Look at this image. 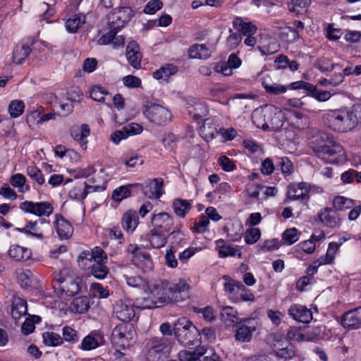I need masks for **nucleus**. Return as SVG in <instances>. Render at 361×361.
I'll return each instance as SVG.
<instances>
[{
  "instance_id": "obj_64",
  "label": "nucleus",
  "mask_w": 361,
  "mask_h": 361,
  "mask_svg": "<svg viewBox=\"0 0 361 361\" xmlns=\"http://www.w3.org/2000/svg\"><path fill=\"white\" fill-rule=\"evenodd\" d=\"M123 82L125 86L130 88L139 87L141 85V80L132 75L125 76L123 78Z\"/></svg>"
},
{
  "instance_id": "obj_7",
  "label": "nucleus",
  "mask_w": 361,
  "mask_h": 361,
  "mask_svg": "<svg viewBox=\"0 0 361 361\" xmlns=\"http://www.w3.org/2000/svg\"><path fill=\"white\" fill-rule=\"evenodd\" d=\"M144 108L143 114L145 117L157 125L165 124L171 119V112L159 104L147 101Z\"/></svg>"
},
{
  "instance_id": "obj_4",
  "label": "nucleus",
  "mask_w": 361,
  "mask_h": 361,
  "mask_svg": "<svg viewBox=\"0 0 361 361\" xmlns=\"http://www.w3.org/2000/svg\"><path fill=\"white\" fill-rule=\"evenodd\" d=\"M172 348L171 338L164 336L150 337L145 341V361H161L169 357Z\"/></svg>"
},
{
  "instance_id": "obj_52",
  "label": "nucleus",
  "mask_w": 361,
  "mask_h": 361,
  "mask_svg": "<svg viewBox=\"0 0 361 361\" xmlns=\"http://www.w3.org/2000/svg\"><path fill=\"white\" fill-rule=\"evenodd\" d=\"M261 236V231L257 228H252L247 229L245 233V240L247 244L255 243Z\"/></svg>"
},
{
  "instance_id": "obj_3",
  "label": "nucleus",
  "mask_w": 361,
  "mask_h": 361,
  "mask_svg": "<svg viewBox=\"0 0 361 361\" xmlns=\"http://www.w3.org/2000/svg\"><path fill=\"white\" fill-rule=\"evenodd\" d=\"M310 145L317 157L329 164H338L344 158L343 147L326 134L316 136Z\"/></svg>"
},
{
  "instance_id": "obj_17",
  "label": "nucleus",
  "mask_w": 361,
  "mask_h": 361,
  "mask_svg": "<svg viewBox=\"0 0 361 361\" xmlns=\"http://www.w3.org/2000/svg\"><path fill=\"white\" fill-rule=\"evenodd\" d=\"M321 224L329 228H336L341 224V218L337 212L330 207L322 209L317 214Z\"/></svg>"
},
{
  "instance_id": "obj_40",
  "label": "nucleus",
  "mask_w": 361,
  "mask_h": 361,
  "mask_svg": "<svg viewBox=\"0 0 361 361\" xmlns=\"http://www.w3.org/2000/svg\"><path fill=\"white\" fill-rule=\"evenodd\" d=\"M85 23V16L83 14H75L66 20V27L69 32L75 33L78 31L80 26Z\"/></svg>"
},
{
  "instance_id": "obj_56",
  "label": "nucleus",
  "mask_w": 361,
  "mask_h": 361,
  "mask_svg": "<svg viewBox=\"0 0 361 361\" xmlns=\"http://www.w3.org/2000/svg\"><path fill=\"white\" fill-rule=\"evenodd\" d=\"M184 236V233L180 229L173 230L170 234H169L168 238L172 240L171 243L172 244L171 248L175 246H180L185 240Z\"/></svg>"
},
{
  "instance_id": "obj_9",
  "label": "nucleus",
  "mask_w": 361,
  "mask_h": 361,
  "mask_svg": "<svg viewBox=\"0 0 361 361\" xmlns=\"http://www.w3.org/2000/svg\"><path fill=\"white\" fill-rule=\"evenodd\" d=\"M19 207L25 212L39 217L49 216L54 212V207L49 202H34L32 201H25L20 204Z\"/></svg>"
},
{
  "instance_id": "obj_55",
  "label": "nucleus",
  "mask_w": 361,
  "mask_h": 361,
  "mask_svg": "<svg viewBox=\"0 0 361 361\" xmlns=\"http://www.w3.org/2000/svg\"><path fill=\"white\" fill-rule=\"evenodd\" d=\"M310 4V0H290L288 8L290 11L300 12Z\"/></svg>"
},
{
  "instance_id": "obj_46",
  "label": "nucleus",
  "mask_w": 361,
  "mask_h": 361,
  "mask_svg": "<svg viewBox=\"0 0 361 361\" xmlns=\"http://www.w3.org/2000/svg\"><path fill=\"white\" fill-rule=\"evenodd\" d=\"M42 338L46 345L56 346L63 343V338L54 332L46 331L43 333Z\"/></svg>"
},
{
  "instance_id": "obj_37",
  "label": "nucleus",
  "mask_w": 361,
  "mask_h": 361,
  "mask_svg": "<svg viewBox=\"0 0 361 361\" xmlns=\"http://www.w3.org/2000/svg\"><path fill=\"white\" fill-rule=\"evenodd\" d=\"M9 256L16 261L25 260L30 257V252L18 245H11L8 250Z\"/></svg>"
},
{
  "instance_id": "obj_60",
  "label": "nucleus",
  "mask_w": 361,
  "mask_h": 361,
  "mask_svg": "<svg viewBox=\"0 0 361 361\" xmlns=\"http://www.w3.org/2000/svg\"><path fill=\"white\" fill-rule=\"evenodd\" d=\"M338 64H334L327 58H320L317 60V67L322 72L331 71Z\"/></svg>"
},
{
  "instance_id": "obj_5",
  "label": "nucleus",
  "mask_w": 361,
  "mask_h": 361,
  "mask_svg": "<svg viewBox=\"0 0 361 361\" xmlns=\"http://www.w3.org/2000/svg\"><path fill=\"white\" fill-rule=\"evenodd\" d=\"M173 334L178 342L185 346L201 343V334L193 323L186 317L178 319L173 324Z\"/></svg>"
},
{
  "instance_id": "obj_20",
  "label": "nucleus",
  "mask_w": 361,
  "mask_h": 361,
  "mask_svg": "<svg viewBox=\"0 0 361 361\" xmlns=\"http://www.w3.org/2000/svg\"><path fill=\"white\" fill-rule=\"evenodd\" d=\"M288 314L295 320L307 324L312 319L310 310L300 304H293L288 309Z\"/></svg>"
},
{
  "instance_id": "obj_12",
  "label": "nucleus",
  "mask_w": 361,
  "mask_h": 361,
  "mask_svg": "<svg viewBox=\"0 0 361 361\" xmlns=\"http://www.w3.org/2000/svg\"><path fill=\"white\" fill-rule=\"evenodd\" d=\"M131 12L132 11L128 7H121L114 10L108 17L110 29L118 31L126 23L130 20Z\"/></svg>"
},
{
  "instance_id": "obj_39",
  "label": "nucleus",
  "mask_w": 361,
  "mask_h": 361,
  "mask_svg": "<svg viewBox=\"0 0 361 361\" xmlns=\"http://www.w3.org/2000/svg\"><path fill=\"white\" fill-rule=\"evenodd\" d=\"M190 202L186 200L175 199L173 202V209L176 214L180 217H185L186 214L191 209Z\"/></svg>"
},
{
  "instance_id": "obj_10",
  "label": "nucleus",
  "mask_w": 361,
  "mask_h": 361,
  "mask_svg": "<svg viewBox=\"0 0 361 361\" xmlns=\"http://www.w3.org/2000/svg\"><path fill=\"white\" fill-rule=\"evenodd\" d=\"M257 322L255 319H246L238 322L235 337L240 342H250L252 337V333L257 330Z\"/></svg>"
},
{
  "instance_id": "obj_59",
  "label": "nucleus",
  "mask_w": 361,
  "mask_h": 361,
  "mask_svg": "<svg viewBox=\"0 0 361 361\" xmlns=\"http://www.w3.org/2000/svg\"><path fill=\"white\" fill-rule=\"evenodd\" d=\"M209 223L208 218L204 215H201L198 221L195 223L194 226L192 228L193 232L202 233L207 228Z\"/></svg>"
},
{
  "instance_id": "obj_41",
  "label": "nucleus",
  "mask_w": 361,
  "mask_h": 361,
  "mask_svg": "<svg viewBox=\"0 0 361 361\" xmlns=\"http://www.w3.org/2000/svg\"><path fill=\"white\" fill-rule=\"evenodd\" d=\"M221 319L227 326L235 322L238 324L237 311L230 306L224 307L221 312Z\"/></svg>"
},
{
  "instance_id": "obj_35",
  "label": "nucleus",
  "mask_w": 361,
  "mask_h": 361,
  "mask_svg": "<svg viewBox=\"0 0 361 361\" xmlns=\"http://www.w3.org/2000/svg\"><path fill=\"white\" fill-rule=\"evenodd\" d=\"M90 130L87 124H82L78 130L71 132L72 137L79 142L81 147L86 149L87 141L86 138L90 135Z\"/></svg>"
},
{
  "instance_id": "obj_57",
  "label": "nucleus",
  "mask_w": 361,
  "mask_h": 361,
  "mask_svg": "<svg viewBox=\"0 0 361 361\" xmlns=\"http://www.w3.org/2000/svg\"><path fill=\"white\" fill-rule=\"evenodd\" d=\"M287 337L289 340L295 341H303L307 340L306 336L301 333L300 329L297 327H290L287 332Z\"/></svg>"
},
{
  "instance_id": "obj_63",
  "label": "nucleus",
  "mask_w": 361,
  "mask_h": 361,
  "mask_svg": "<svg viewBox=\"0 0 361 361\" xmlns=\"http://www.w3.org/2000/svg\"><path fill=\"white\" fill-rule=\"evenodd\" d=\"M281 244L278 239H271L265 240L263 245L260 247V250L262 252L274 251L279 248Z\"/></svg>"
},
{
  "instance_id": "obj_48",
  "label": "nucleus",
  "mask_w": 361,
  "mask_h": 361,
  "mask_svg": "<svg viewBox=\"0 0 361 361\" xmlns=\"http://www.w3.org/2000/svg\"><path fill=\"white\" fill-rule=\"evenodd\" d=\"M262 86L266 92L270 94L278 95L286 92L287 90V87L286 86L274 82L267 83L264 81L262 82Z\"/></svg>"
},
{
  "instance_id": "obj_15",
  "label": "nucleus",
  "mask_w": 361,
  "mask_h": 361,
  "mask_svg": "<svg viewBox=\"0 0 361 361\" xmlns=\"http://www.w3.org/2000/svg\"><path fill=\"white\" fill-rule=\"evenodd\" d=\"M121 274L127 285L133 288H145L146 281L136 273L133 265L123 266L121 269Z\"/></svg>"
},
{
  "instance_id": "obj_21",
  "label": "nucleus",
  "mask_w": 361,
  "mask_h": 361,
  "mask_svg": "<svg viewBox=\"0 0 361 361\" xmlns=\"http://www.w3.org/2000/svg\"><path fill=\"white\" fill-rule=\"evenodd\" d=\"M187 111L188 114L196 121L202 120L207 113L208 109L205 104L197 99H191L187 102Z\"/></svg>"
},
{
  "instance_id": "obj_49",
  "label": "nucleus",
  "mask_w": 361,
  "mask_h": 361,
  "mask_svg": "<svg viewBox=\"0 0 361 361\" xmlns=\"http://www.w3.org/2000/svg\"><path fill=\"white\" fill-rule=\"evenodd\" d=\"M25 105L21 100H13L8 106V111L12 118L20 116L24 111Z\"/></svg>"
},
{
  "instance_id": "obj_29",
  "label": "nucleus",
  "mask_w": 361,
  "mask_h": 361,
  "mask_svg": "<svg viewBox=\"0 0 361 361\" xmlns=\"http://www.w3.org/2000/svg\"><path fill=\"white\" fill-rule=\"evenodd\" d=\"M103 341V337L98 331H94L85 336L81 343V348L85 350H91L97 348Z\"/></svg>"
},
{
  "instance_id": "obj_28",
  "label": "nucleus",
  "mask_w": 361,
  "mask_h": 361,
  "mask_svg": "<svg viewBox=\"0 0 361 361\" xmlns=\"http://www.w3.org/2000/svg\"><path fill=\"white\" fill-rule=\"evenodd\" d=\"M139 216L135 211L125 212L121 219L122 227L128 232L133 233L138 225Z\"/></svg>"
},
{
  "instance_id": "obj_26",
  "label": "nucleus",
  "mask_w": 361,
  "mask_h": 361,
  "mask_svg": "<svg viewBox=\"0 0 361 361\" xmlns=\"http://www.w3.org/2000/svg\"><path fill=\"white\" fill-rule=\"evenodd\" d=\"M310 192V185L304 182L290 185L288 188L287 195L290 200L305 199Z\"/></svg>"
},
{
  "instance_id": "obj_42",
  "label": "nucleus",
  "mask_w": 361,
  "mask_h": 361,
  "mask_svg": "<svg viewBox=\"0 0 361 361\" xmlns=\"http://www.w3.org/2000/svg\"><path fill=\"white\" fill-rule=\"evenodd\" d=\"M31 52L30 47L28 45H17L13 53V61L15 63L20 64Z\"/></svg>"
},
{
  "instance_id": "obj_32",
  "label": "nucleus",
  "mask_w": 361,
  "mask_h": 361,
  "mask_svg": "<svg viewBox=\"0 0 361 361\" xmlns=\"http://www.w3.org/2000/svg\"><path fill=\"white\" fill-rule=\"evenodd\" d=\"M27 314V302L20 298H14L12 302L11 315L15 320Z\"/></svg>"
},
{
  "instance_id": "obj_36",
  "label": "nucleus",
  "mask_w": 361,
  "mask_h": 361,
  "mask_svg": "<svg viewBox=\"0 0 361 361\" xmlns=\"http://www.w3.org/2000/svg\"><path fill=\"white\" fill-rule=\"evenodd\" d=\"M189 56L192 59H207L211 52L204 44H195L189 49Z\"/></svg>"
},
{
  "instance_id": "obj_51",
  "label": "nucleus",
  "mask_w": 361,
  "mask_h": 361,
  "mask_svg": "<svg viewBox=\"0 0 361 361\" xmlns=\"http://www.w3.org/2000/svg\"><path fill=\"white\" fill-rule=\"evenodd\" d=\"M223 279L226 281V282H225L224 283V290L226 292L228 293H233L235 290V289L237 290L238 293V290L244 288V285L240 281L231 280L227 276H224Z\"/></svg>"
},
{
  "instance_id": "obj_43",
  "label": "nucleus",
  "mask_w": 361,
  "mask_h": 361,
  "mask_svg": "<svg viewBox=\"0 0 361 361\" xmlns=\"http://www.w3.org/2000/svg\"><path fill=\"white\" fill-rule=\"evenodd\" d=\"M334 209L337 211H343L352 208L355 205L353 200L343 196H336L332 201Z\"/></svg>"
},
{
  "instance_id": "obj_11",
  "label": "nucleus",
  "mask_w": 361,
  "mask_h": 361,
  "mask_svg": "<svg viewBox=\"0 0 361 361\" xmlns=\"http://www.w3.org/2000/svg\"><path fill=\"white\" fill-rule=\"evenodd\" d=\"M208 354L204 356L205 361H216L219 356L214 353L212 349H205L204 347H200L195 349L194 351L180 350L178 353V357L180 361H201L200 357Z\"/></svg>"
},
{
  "instance_id": "obj_38",
  "label": "nucleus",
  "mask_w": 361,
  "mask_h": 361,
  "mask_svg": "<svg viewBox=\"0 0 361 361\" xmlns=\"http://www.w3.org/2000/svg\"><path fill=\"white\" fill-rule=\"evenodd\" d=\"M89 307L90 300L87 296L78 297L71 304V310L75 313H84L88 310Z\"/></svg>"
},
{
  "instance_id": "obj_61",
  "label": "nucleus",
  "mask_w": 361,
  "mask_h": 361,
  "mask_svg": "<svg viewBox=\"0 0 361 361\" xmlns=\"http://www.w3.org/2000/svg\"><path fill=\"white\" fill-rule=\"evenodd\" d=\"M332 257L330 256L328 252L326 255L321 256L319 259V264L317 266H310L307 269L308 275H314L317 271L318 267L321 264H330L332 262Z\"/></svg>"
},
{
  "instance_id": "obj_25",
  "label": "nucleus",
  "mask_w": 361,
  "mask_h": 361,
  "mask_svg": "<svg viewBox=\"0 0 361 361\" xmlns=\"http://www.w3.org/2000/svg\"><path fill=\"white\" fill-rule=\"evenodd\" d=\"M55 227L56 233L61 240L71 237L73 233L72 225L61 215H56Z\"/></svg>"
},
{
  "instance_id": "obj_45",
  "label": "nucleus",
  "mask_w": 361,
  "mask_h": 361,
  "mask_svg": "<svg viewBox=\"0 0 361 361\" xmlns=\"http://www.w3.org/2000/svg\"><path fill=\"white\" fill-rule=\"evenodd\" d=\"M133 186L142 187V185L138 183L120 186L114 190L112 193V199L116 202H120L124 198L129 197L130 195V188Z\"/></svg>"
},
{
  "instance_id": "obj_18",
  "label": "nucleus",
  "mask_w": 361,
  "mask_h": 361,
  "mask_svg": "<svg viewBox=\"0 0 361 361\" xmlns=\"http://www.w3.org/2000/svg\"><path fill=\"white\" fill-rule=\"evenodd\" d=\"M153 228L167 233L173 226L172 216L166 212L154 214L151 219Z\"/></svg>"
},
{
  "instance_id": "obj_50",
  "label": "nucleus",
  "mask_w": 361,
  "mask_h": 361,
  "mask_svg": "<svg viewBox=\"0 0 361 361\" xmlns=\"http://www.w3.org/2000/svg\"><path fill=\"white\" fill-rule=\"evenodd\" d=\"M27 175L39 185H42L45 181L42 171L35 166H27Z\"/></svg>"
},
{
  "instance_id": "obj_31",
  "label": "nucleus",
  "mask_w": 361,
  "mask_h": 361,
  "mask_svg": "<svg viewBox=\"0 0 361 361\" xmlns=\"http://www.w3.org/2000/svg\"><path fill=\"white\" fill-rule=\"evenodd\" d=\"M216 248L218 250L219 256L221 258L228 256L233 257L236 255L238 257H241V252L231 245H227L225 240L223 239H219L216 241Z\"/></svg>"
},
{
  "instance_id": "obj_6",
  "label": "nucleus",
  "mask_w": 361,
  "mask_h": 361,
  "mask_svg": "<svg viewBox=\"0 0 361 361\" xmlns=\"http://www.w3.org/2000/svg\"><path fill=\"white\" fill-rule=\"evenodd\" d=\"M136 338L137 334L134 326L130 323H123L113 329L111 341L114 347L126 349L133 345Z\"/></svg>"
},
{
  "instance_id": "obj_16",
  "label": "nucleus",
  "mask_w": 361,
  "mask_h": 361,
  "mask_svg": "<svg viewBox=\"0 0 361 361\" xmlns=\"http://www.w3.org/2000/svg\"><path fill=\"white\" fill-rule=\"evenodd\" d=\"M114 314L124 323H128L135 317L134 307L128 301H117L114 306Z\"/></svg>"
},
{
  "instance_id": "obj_62",
  "label": "nucleus",
  "mask_w": 361,
  "mask_h": 361,
  "mask_svg": "<svg viewBox=\"0 0 361 361\" xmlns=\"http://www.w3.org/2000/svg\"><path fill=\"white\" fill-rule=\"evenodd\" d=\"M163 3L160 0L149 1L144 8V12L147 14H154L156 11L161 9Z\"/></svg>"
},
{
  "instance_id": "obj_27",
  "label": "nucleus",
  "mask_w": 361,
  "mask_h": 361,
  "mask_svg": "<svg viewBox=\"0 0 361 361\" xmlns=\"http://www.w3.org/2000/svg\"><path fill=\"white\" fill-rule=\"evenodd\" d=\"M162 180L154 178L146 184L145 189L142 188L144 194L151 199H158L162 195Z\"/></svg>"
},
{
  "instance_id": "obj_2",
  "label": "nucleus",
  "mask_w": 361,
  "mask_h": 361,
  "mask_svg": "<svg viewBox=\"0 0 361 361\" xmlns=\"http://www.w3.org/2000/svg\"><path fill=\"white\" fill-rule=\"evenodd\" d=\"M361 120V104L351 108L330 110L323 116L324 124L338 133H347L353 130Z\"/></svg>"
},
{
  "instance_id": "obj_22",
  "label": "nucleus",
  "mask_w": 361,
  "mask_h": 361,
  "mask_svg": "<svg viewBox=\"0 0 361 361\" xmlns=\"http://www.w3.org/2000/svg\"><path fill=\"white\" fill-rule=\"evenodd\" d=\"M276 342L273 345V351L278 357L287 360L295 357V350L293 345L281 340H276Z\"/></svg>"
},
{
  "instance_id": "obj_34",
  "label": "nucleus",
  "mask_w": 361,
  "mask_h": 361,
  "mask_svg": "<svg viewBox=\"0 0 361 361\" xmlns=\"http://www.w3.org/2000/svg\"><path fill=\"white\" fill-rule=\"evenodd\" d=\"M233 27L238 31V33L245 36L254 35L257 27L252 23H245L241 18H235L233 21Z\"/></svg>"
},
{
  "instance_id": "obj_8",
  "label": "nucleus",
  "mask_w": 361,
  "mask_h": 361,
  "mask_svg": "<svg viewBox=\"0 0 361 361\" xmlns=\"http://www.w3.org/2000/svg\"><path fill=\"white\" fill-rule=\"evenodd\" d=\"M127 252L132 255L131 260L134 265L140 266L145 271L153 268V262L149 254L135 244H130Z\"/></svg>"
},
{
  "instance_id": "obj_44",
  "label": "nucleus",
  "mask_w": 361,
  "mask_h": 361,
  "mask_svg": "<svg viewBox=\"0 0 361 361\" xmlns=\"http://www.w3.org/2000/svg\"><path fill=\"white\" fill-rule=\"evenodd\" d=\"M177 72V67L173 64H166L161 67L159 70H157L153 73L154 78L167 80L168 78L172 75H174Z\"/></svg>"
},
{
  "instance_id": "obj_53",
  "label": "nucleus",
  "mask_w": 361,
  "mask_h": 361,
  "mask_svg": "<svg viewBox=\"0 0 361 361\" xmlns=\"http://www.w3.org/2000/svg\"><path fill=\"white\" fill-rule=\"evenodd\" d=\"M300 233L295 228L286 229L283 233V239L288 245L295 243L299 239Z\"/></svg>"
},
{
  "instance_id": "obj_14",
  "label": "nucleus",
  "mask_w": 361,
  "mask_h": 361,
  "mask_svg": "<svg viewBox=\"0 0 361 361\" xmlns=\"http://www.w3.org/2000/svg\"><path fill=\"white\" fill-rule=\"evenodd\" d=\"M106 261L107 256L100 247H95L92 251H83L78 258L79 266L83 269L86 268L87 262H102Z\"/></svg>"
},
{
  "instance_id": "obj_23",
  "label": "nucleus",
  "mask_w": 361,
  "mask_h": 361,
  "mask_svg": "<svg viewBox=\"0 0 361 361\" xmlns=\"http://www.w3.org/2000/svg\"><path fill=\"white\" fill-rule=\"evenodd\" d=\"M126 54L128 63L135 69H139L141 66L142 54L140 51V47L135 41L128 43L126 50Z\"/></svg>"
},
{
  "instance_id": "obj_47",
  "label": "nucleus",
  "mask_w": 361,
  "mask_h": 361,
  "mask_svg": "<svg viewBox=\"0 0 361 361\" xmlns=\"http://www.w3.org/2000/svg\"><path fill=\"white\" fill-rule=\"evenodd\" d=\"M109 93L102 87L95 85L90 90V97L94 101L105 103V97Z\"/></svg>"
},
{
  "instance_id": "obj_58",
  "label": "nucleus",
  "mask_w": 361,
  "mask_h": 361,
  "mask_svg": "<svg viewBox=\"0 0 361 361\" xmlns=\"http://www.w3.org/2000/svg\"><path fill=\"white\" fill-rule=\"evenodd\" d=\"M88 194V191L84 190V187L75 186L69 192V197L71 199L76 200H84Z\"/></svg>"
},
{
  "instance_id": "obj_30",
  "label": "nucleus",
  "mask_w": 361,
  "mask_h": 361,
  "mask_svg": "<svg viewBox=\"0 0 361 361\" xmlns=\"http://www.w3.org/2000/svg\"><path fill=\"white\" fill-rule=\"evenodd\" d=\"M150 244L154 248H160L167 243L168 234L152 228L148 234Z\"/></svg>"
},
{
  "instance_id": "obj_13",
  "label": "nucleus",
  "mask_w": 361,
  "mask_h": 361,
  "mask_svg": "<svg viewBox=\"0 0 361 361\" xmlns=\"http://www.w3.org/2000/svg\"><path fill=\"white\" fill-rule=\"evenodd\" d=\"M49 222L44 219H41L39 221H28L25 227L18 228V231L28 235L43 239L44 232L49 229Z\"/></svg>"
},
{
  "instance_id": "obj_33",
  "label": "nucleus",
  "mask_w": 361,
  "mask_h": 361,
  "mask_svg": "<svg viewBox=\"0 0 361 361\" xmlns=\"http://www.w3.org/2000/svg\"><path fill=\"white\" fill-rule=\"evenodd\" d=\"M106 263V262H87L86 267L90 269V272L94 278L101 280L105 279L109 272Z\"/></svg>"
},
{
  "instance_id": "obj_1",
  "label": "nucleus",
  "mask_w": 361,
  "mask_h": 361,
  "mask_svg": "<svg viewBox=\"0 0 361 361\" xmlns=\"http://www.w3.org/2000/svg\"><path fill=\"white\" fill-rule=\"evenodd\" d=\"M188 288L187 283L183 281L177 283H170L166 281L156 282L149 287L150 295L155 301L145 305V307L151 309L166 302L183 301L188 298Z\"/></svg>"
},
{
  "instance_id": "obj_54",
  "label": "nucleus",
  "mask_w": 361,
  "mask_h": 361,
  "mask_svg": "<svg viewBox=\"0 0 361 361\" xmlns=\"http://www.w3.org/2000/svg\"><path fill=\"white\" fill-rule=\"evenodd\" d=\"M63 340L67 342L76 343L78 341L77 331L69 326L63 328Z\"/></svg>"
},
{
  "instance_id": "obj_19",
  "label": "nucleus",
  "mask_w": 361,
  "mask_h": 361,
  "mask_svg": "<svg viewBox=\"0 0 361 361\" xmlns=\"http://www.w3.org/2000/svg\"><path fill=\"white\" fill-rule=\"evenodd\" d=\"M341 324L348 330L361 328V307L345 312L342 317Z\"/></svg>"
},
{
  "instance_id": "obj_24",
  "label": "nucleus",
  "mask_w": 361,
  "mask_h": 361,
  "mask_svg": "<svg viewBox=\"0 0 361 361\" xmlns=\"http://www.w3.org/2000/svg\"><path fill=\"white\" fill-rule=\"evenodd\" d=\"M264 116L267 118L264 119L265 122L262 128L264 130H279L283 125V116L281 112H266Z\"/></svg>"
}]
</instances>
